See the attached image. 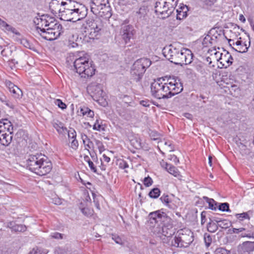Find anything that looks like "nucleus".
I'll return each instance as SVG.
<instances>
[{
    "mask_svg": "<svg viewBox=\"0 0 254 254\" xmlns=\"http://www.w3.org/2000/svg\"><path fill=\"white\" fill-rule=\"evenodd\" d=\"M12 123L7 118L0 120V132L13 133Z\"/></svg>",
    "mask_w": 254,
    "mask_h": 254,
    "instance_id": "aec40b11",
    "label": "nucleus"
},
{
    "mask_svg": "<svg viewBox=\"0 0 254 254\" xmlns=\"http://www.w3.org/2000/svg\"><path fill=\"white\" fill-rule=\"evenodd\" d=\"M46 17L47 16L44 15H42L40 18H37L36 19H35L34 20V22L35 25H37V26H39L41 28L49 26L52 23H53V21H51L50 22H49V20L46 18Z\"/></svg>",
    "mask_w": 254,
    "mask_h": 254,
    "instance_id": "bb28decb",
    "label": "nucleus"
},
{
    "mask_svg": "<svg viewBox=\"0 0 254 254\" xmlns=\"http://www.w3.org/2000/svg\"><path fill=\"white\" fill-rule=\"evenodd\" d=\"M135 33L134 28L131 25L123 26L120 30V35L125 45L130 43L131 39Z\"/></svg>",
    "mask_w": 254,
    "mask_h": 254,
    "instance_id": "0eeeda50",
    "label": "nucleus"
},
{
    "mask_svg": "<svg viewBox=\"0 0 254 254\" xmlns=\"http://www.w3.org/2000/svg\"><path fill=\"white\" fill-rule=\"evenodd\" d=\"M205 64L202 62L196 59L193 62V66L197 72L203 74L205 73Z\"/></svg>",
    "mask_w": 254,
    "mask_h": 254,
    "instance_id": "c85d7f7f",
    "label": "nucleus"
},
{
    "mask_svg": "<svg viewBox=\"0 0 254 254\" xmlns=\"http://www.w3.org/2000/svg\"><path fill=\"white\" fill-rule=\"evenodd\" d=\"M218 228V224H217L215 222H212L211 220L209 219V222L207 224V230L211 233L215 232Z\"/></svg>",
    "mask_w": 254,
    "mask_h": 254,
    "instance_id": "79ce46f5",
    "label": "nucleus"
},
{
    "mask_svg": "<svg viewBox=\"0 0 254 254\" xmlns=\"http://www.w3.org/2000/svg\"><path fill=\"white\" fill-rule=\"evenodd\" d=\"M61 0H52L50 2L49 8L53 14H61V11L63 10L62 5L61 4Z\"/></svg>",
    "mask_w": 254,
    "mask_h": 254,
    "instance_id": "4be33fe9",
    "label": "nucleus"
},
{
    "mask_svg": "<svg viewBox=\"0 0 254 254\" xmlns=\"http://www.w3.org/2000/svg\"><path fill=\"white\" fill-rule=\"evenodd\" d=\"M76 3L75 1L68 0V1H61V4L62 5L63 10H73V9L76 8L78 5H75Z\"/></svg>",
    "mask_w": 254,
    "mask_h": 254,
    "instance_id": "c756f323",
    "label": "nucleus"
},
{
    "mask_svg": "<svg viewBox=\"0 0 254 254\" xmlns=\"http://www.w3.org/2000/svg\"><path fill=\"white\" fill-rule=\"evenodd\" d=\"M176 232V230L173 228V225L172 223L164 224L162 227V234L167 237L168 241L171 240L172 236Z\"/></svg>",
    "mask_w": 254,
    "mask_h": 254,
    "instance_id": "6ab92c4d",
    "label": "nucleus"
},
{
    "mask_svg": "<svg viewBox=\"0 0 254 254\" xmlns=\"http://www.w3.org/2000/svg\"><path fill=\"white\" fill-rule=\"evenodd\" d=\"M43 158H45V155L41 153L29 155L26 160L27 168L31 172L35 173Z\"/></svg>",
    "mask_w": 254,
    "mask_h": 254,
    "instance_id": "39448f33",
    "label": "nucleus"
},
{
    "mask_svg": "<svg viewBox=\"0 0 254 254\" xmlns=\"http://www.w3.org/2000/svg\"><path fill=\"white\" fill-rule=\"evenodd\" d=\"M20 43L25 48L35 51V47L34 45L26 38H22L21 40Z\"/></svg>",
    "mask_w": 254,
    "mask_h": 254,
    "instance_id": "58836bf2",
    "label": "nucleus"
},
{
    "mask_svg": "<svg viewBox=\"0 0 254 254\" xmlns=\"http://www.w3.org/2000/svg\"><path fill=\"white\" fill-rule=\"evenodd\" d=\"M93 161H97L98 157L96 152L93 150L90 151L89 149H87Z\"/></svg>",
    "mask_w": 254,
    "mask_h": 254,
    "instance_id": "774afa93",
    "label": "nucleus"
},
{
    "mask_svg": "<svg viewBox=\"0 0 254 254\" xmlns=\"http://www.w3.org/2000/svg\"><path fill=\"white\" fill-rule=\"evenodd\" d=\"M7 227L15 232H24L26 231L27 227L22 224H17L14 222L11 221L7 223Z\"/></svg>",
    "mask_w": 254,
    "mask_h": 254,
    "instance_id": "a878e982",
    "label": "nucleus"
},
{
    "mask_svg": "<svg viewBox=\"0 0 254 254\" xmlns=\"http://www.w3.org/2000/svg\"><path fill=\"white\" fill-rule=\"evenodd\" d=\"M149 9L147 6L143 5L136 12L135 16L138 22L144 23L146 22Z\"/></svg>",
    "mask_w": 254,
    "mask_h": 254,
    "instance_id": "412c9836",
    "label": "nucleus"
},
{
    "mask_svg": "<svg viewBox=\"0 0 254 254\" xmlns=\"http://www.w3.org/2000/svg\"><path fill=\"white\" fill-rule=\"evenodd\" d=\"M28 254H45V253L42 250L37 248L33 249Z\"/></svg>",
    "mask_w": 254,
    "mask_h": 254,
    "instance_id": "338daca9",
    "label": "nucleus"
},
{
    "mask_svg": "<svg viewBox=\"0 0 254 254\" xmlns=\"http://www.w3.org/2000/svg\"><path fill=\"white\" fill-rule=\"evenodd\" d=\"M215 28L211 29L203 38L202 45L203 48L211 47L217 42V37L215 36Z\"/></svg>",
    "mask_w": 254,
    "mask_h": 254,
    "instance_id": "f8f14e48",
    "label": "nucleus"
},
{
    "mask_svg": "<svg viewBox=\"0 0 254 254\" xmlns=\"http://www.w3.org/2000/svg\"><path fill=\"white\" fill-rule=\"evenodd\" d=\"M235 217L240 221H243L245 219H250V217L248 212H243L242 213H236L235 215Z\"/></svg>",
    "mask_w": 254,
    "mask_h": 254,
    "instance_id": "de8ad7c7",
    "label": "nucleus"
},
{
    "mask_svg": "<svg viewBox=\"0 0 254 254\" xmlns=\"http://www.w3.org/2000/svg\"><path fill=\"white\" fill-rule=\"evenodd\" d=\"M52 169V164L48 158L45 156V158L41 160L39 168L35 174L39 176H44L49 173Z\"/></svg>",
    "mask_w": 254,
    "mask_h": 254,
    "instance_id": "9d476101",
    "label": "nucleus"
},
{
    "mask_svg": "<svg viewBox=\"0 0 254 254\" xmlns=\"http://www.w3.org/2000/svg\"><path fill=\"white\" fill-rule=\"evenodd\" d=\"M52 202L56 205H60L62 203L61 199L56 195L52 198Z\"/></svg>",
    "mask_w": 254,
    "mask_h": 254,
    "instance_id": "69168bd1",
    "label": "nucleus"
},
{
    "mask_svg": "<svg viewBox=\"0 0 254 254\" xmlns=\"http://www.w3.org/2000/svg\"><path fill=\"white\" fill-rule=\"evenodd\" d=\"M181 231H177L175 237L171 239L170 241L167 242V244L169 246L171 247H174L175 248H186L185 244L183 241L181 237L180 236L181 235L180 232Z\"/></svg>",
    "mask_w": 254,
    "mask_h": 254,
    "instance_id": "ddd939ff",
    "label": "nucleus"
},
{
    "mask_svg": "<svg viewBox=\"0 0 254 254\" xmlns=\"http://www.w3.org/2000/svg\"><path fill=\"white\" fill-rule=\"evenodd\" d=\"M28 138L27 132L22 129H19L15 135V139L20 146H24L27 144Z\"/></svg>",
    "mask_w": 254,
    "mask_h": 254,
    "instance_id": "dca6fc26",
    "label": "nucleus"
},
{
    "mask_svg": "<svg viewBox=\"0 0 254 254\" xmlns=\"http://www.w3.org/2000/svg\"><path fill=\"white\" fill-rule=\"evenodd\" d=\"M8 66L11 69H13L16 68V65L18 64V62L15 59H11L7 61Z\"/></svg>",
    "mask_w": 254,
    "mask_h": 254,
    "instance_id": "052dcab7",
    "label": "nucleus"
},
{
    "mask_svg": "<svg viewBox=\"0 0 254 254\" xmlns=\"http://www.w3.org/2000/svg\"><path fill=\"white\" fill-rule=\"evenodd\" d=\"M93 129L95 130H98L99 131H105V127H104L103 125L99 124V120L97 119L96 122L93 126Z\"/></svg>",
    "mask_w": 254,
    "mask_h": 254,
    "instance_id": "09e8293b",
    "label": "nucleus"
},
{
    "mask_svg": "<svg viewBox=\"0 0 254 254\" xmlns=\"http://www.w3.org/2000/svg\"><path fill=\"white\" fill-rule=\"evenodd\" d=\"M68 133L69 138L75 139L76 137V132L74 128L70 127L69 130L66 131Z\"/></svg>",
    "mask_w": 254,
    "mask_h": 254,
    "instance_id": "680f3d73",
    "label": "nucleus"
},
{
    "mask_svg": "<svg viewBox=\"0 0 254 254\" xmlns=\"http://www.w3.org/2000/svg\"><path fill=\"white\" fill-rule=\"evenodd\" d=\"M10 92L12 93V96L15 98H21L22 96V91L17 86L14 87V88L11 89Z\"/></svg>",
    "mask_w": 254,
    "mask_h": 254,
    "instance_id": "c03bdc74",
    "label": "nucleus"
},
{
    "mask_svg": "<svg viewBox=\"0 0 254 254\" xmlns=\"http://www.w3.org/2000/svg\"><path fill=\"white\" fill-rule=\"evenodd\" d=\"M99 13L94 14L96 15H99L100 17H103L104 19H107L110 18L112 14L111 12L112 9L109 4L103 6L102 10L98 9Z\"/></svg>",
    "mask_w": 254,
    "mask_h": 254,
    "instance_id": "b1692460",
    "label": "nucleus"
},
{
    "mask_svg": "<svg viewBox=\"0 0 254 254\" xmlns=\"http://www.w3.org/2000/svg\"><path fill=\"white\" fill-rule=\"evenodd\" d=\"M13 133L0 132V143L4 146H8L11 142Z\"/></svg>",
    "mask_w": 254,
    "mask_h": 254,
    "instance_id": "5701e85b",
    "label": "nucleus"
},
{
    "mask_svg": "<svg viewBox=\"0 0 254 254\" xmlns=\"http://www.w3.org/2000/svg\"><path fill=\"white\" fill-rule=\"evenodd\" d=\"M215 254H231V253L225 248L220 247L216 249Z\"/></svg>",
    "mask_w": 254,
    "mask_h": 254,
    "instance_id": "5fc2aeb1",
    "label": "nucleus"
},
{
    "mask_svg": "<svg viewBox=\"0 0 254 254\" xmlns=\"http://www.w3.org/2000/svg\"><path fill=\"white\" fill-rule=\"evenodd\" d=\"M55 103L59 108L62 110L65 109L67 108L66 105L60 99H56L55 101Z\"/></svg>",
    "mask_w": 254,
    "mask_h": 254,
    "instance_id": "4d7b16f0",
    "label": "nucleus"
},
{
    "mask_svg": "<svg viewBox=\"0 0 254 254\" xmlns=\"http://www.w3.org/2000/svg\"><path fill=\"white\" fill-rule=\"evenodd\" d=\"M250 44H251V40H249L248 46H247V45L246 44V43L244 42L242 46H240L238 48L239 50L235 49L234 47H232V50L235 52H237L238 53H245L248 51V49L250 47Z\"/></svg>",
    "mask_w": 254,
    "mask_h": 254,
    "instance_id": "e433bc0d",
    "label": "nucleus"
},
{
    "mask_svg": "<svg viewBox=\"0 0 254 254\" xmlns=\"http://www.w3.org/2000/svg\"><path fill=\"white\" fill-rule=\"evenodd\" d=\"M220 222L218 223V226L222 229H226L232 225L231 222L227 219H222Z\"/></svg>",
    "mask_w": 254,
    "mask_h": 254,
    "instance_id": "a18cd8bd",
    "label": "nucleus"
},
{
    "mask_svg": "<svg viewBox=\"0 0 254 254\" xmlns=\"http://www.w3.org/2000/svg\"><path fill=\"white\" fill-rule=\"evenodd\" d=\"M175 195L171 193H164L160 198L161 201L169 208H172L171 203L174 200Z\"/></svg>",
    "mask_w": 254,
    "mask_h": 254,
    "instance_id": "393cba45",
    "label": "nucleus"
},
{
    "mask_svg": "<svg viewBox=\"0 0 254 254\" xmlns=\"http://www.w3.org/2000/svg\"><path fill=\"white\" fill-rule=\"evenodd\" d=\"M162 52L164 56L167 59L175 64L180 52L179 49L170 45L169 47L164 48Z\"/></svg>",
    "mask_w": 254,
    "mask_h": 254,
    "instance_id": "6e6552de",
    "label": "nucleus"
},
{
    "mask_svg": "<svg viewBox=\"0 0 254 254\" xmlns=\"http://www.w3.org/2000/svg\"><path fill=\"white\" fill-rule=\"evenodd\" d=\"M50 237L52 239L57 240H61L64 239V234L57 232H52L50 233Z\"/></svg>",
    "mask_w": 254,
    "mask_h": 254,
    "instance_id": "603ef678",
    "label": "nucleus"
},
{
    "mask_svg": "<svg viewBox=\"0 0 254 254\" xmlns=\"http://www.w3.org/2000/svg\"><path fill=\"white\" fill-rule=\"evenodd\" d=\"M76 5L78 6L73 9L69 21L74 22L80 20L85 17L87 14V8L84 5L78 4L77 2H76Z\"/></svg>",
    "mask_w": 254,
    "mask_h": 254,
    "instance_id": "423d86ee",
    "label": "nucleus"
},
{
    "mask_svg": "<svg viewBox=\"0 0 254 254\" xmlns=\"http://www.w3.org/2000/svg\"><path fill=\"white\" fill-rule=\"evenodd\" d=\"M3 28H4L8 31H10L16 35H20V33L18 32L15 28L8 24L7 23H6Z\"/></svg>",
    "mask_w": 254,
    "mask_h": 254,
    "instance_id": "864d4df0",
    "label": "nucleus"
},
{
    "mask_svg": "<svg viewBox=\"0 0 254 254\" xmlns=\"http://www.w3.org/2000/svg\"><path fill=\"white\" fill-rule=\"evenodd\" d=\"M151 61L147 58H140L136 60L131 68L130 74L132 79L135 82H140L146 68L150 66Z\"/></svg>",
    "mask_w": 254,
    "mask_h": 254,
    "instance_id": "7ed1b4c3",
    "label": "nucleus"
},
{
    "mask_svg": "<svg viewBox=\"0 0 254 254\" xmlns=\"http://www.w3.org/2000/svg\"><path fill=\"white\" fill-rule=\"evenodd\" d=\"M66 62L72 63V69L78 73L82 78H88L95 74V66L92 64V62L89 63L88 56L84 52H79L77 55L70 54L66 59Z\"/></svg>",
    "mask_w": 254,
    "mask_h": 254,
    "instance_id": "f257e3e1",
    "label": "nucleus"
},
{
    "mask_svg": "<svg viewBox=\"0 0 254 254\" xmlns=\"http://www.w3.org/2000/svg\"><path fill=\"white\" fill-rule=\"evenodd\" d=\"M94 141L99 149L100 153H102V152L105 150V147L103 144V143L101 141L96 139H94Z\"/></svg>",
    "mask_w": 254,
    "mask_h": 254,
    "instance_id": "6e6d98bb",
    "label": "nucleus"
},
{
    "mask_svg": "<svg viewBox=\"0 0 254 254\" xmlns=\"http://www.w3.org/2000/svg\"><path fill=\"white\" fill-rule=\"evenodd\" d=\"M158 10H155V12L156 14L159 13L162 15L163 19L166 18L170 16L173 12L174 9L170 7L169 4L165 1L163 2V5L161 7H158Z\"/></svg>",
    "mask_w": 254,
    "mask_h": 254,
    "instance_id": "f3484780",
    "label": "nucleus"
},
{
    "mask_svg": "<svg viewBox=\"0 0 254 254\" xmlns=\"http://www.w3.org/2000/svg\"><path fill=\"white\" fill-rule=\"evenodd\" d=\"M173 81L164 83L163 85L151 84L152 96L158 99H168L181 93L183 90V83L178 78H173Z\"/></svg>",
    "mask_w": 254,
    "mask_h": 254,
    "instance_id": "f03ea898",
    "label": "nucleus"
},
{
    "mask_svg": "<svg viewBox=\"0 0 254 254\" xmlns=\"http://www.w3.org/2000/svg\"><path fill=\"white\" fill-rule=\"evenodd\" d=\"M203 198L208 204V208L214 211L217 209L218 202H216L213 198H210L207 196H203Z\"/></svg>",
    "mask_w": 254,
    "mask_h": 254,
    "instance_id": "2f4dec72",
    "label": "nucleus"
},
{
    "mask_svg": "<svg viewBox=\"0 0 254 254\" xmlns=\"http://www.w3.org/2000/svg\"><path fill=\"white\" fill-rule=\"evenodd\" d=\"M230 93L233 96H237L239 94L240 91L239 86L237 84H232L230 87H228Z\"/></svg>",
    "mask_w": 254,
    "mask_h": 254,
    "instance_id": "a19ab883",
    "label": "nucleus"
},
{
    "mask_svg": "<svg viewBox=\"0 0 254 254\" xmlns=\"http://www.w3.org/2000/svg\"><path fill=\"white\" fill-rule=\"evenodd\" d=\"M188 15V12L178 11L176 16L177 19L182 20L186 18Z\"/></svg>",
    "mask_w": 254,
    "mask_h": 254,
    "instance_id": "bf43d9fd",
    "label": "nucleus"
},
{
    "mask_svg": "<svg viewBox=\"0 0 254 254\" xmlns=\"http://www.w3.org/2000/svg\"><path fill=\"white\" fill-rule=\"evenodd\" d=\"M224 51L226 52V54L224 55V58H228L227 59H225V62L228 64V66L231 65L233 63V58L230 54L229 52L226 50H224Z\"/></svg>",
    "mask_w": 254,
    "mask_h": 254,
    "instance_id": "3c124183",
    "label": "nucleus"
},
{
    "mask_svg": "<svg viewBox=\"0 0 254 254\" xmlns=\"http://www.w3.org/2000/svg\"><path fill=\"white\" fill-rule=\"evenodd\" d=\"M195 97V99H194V102L195 106L198 108L204 107V104L208 101V97L202 94L196 95Z\"/></svg>",
    "mask_w": 254,
    "mask_h": 254,
    "instance_id": "cd10ccee",
    "label": "nucleus"
},
{
    "mask_svg": "<svg viewBox=\"0 0 254 254\" xmlns=\"http://www.w3.org/2000/svg\"><path fill=\"white\" fill-rule=\"evenodd\" d=\"M184 50L185 51V52H186L185 54L184 64H189L192 63L193 55L191 52L190 50L189 49H185Z\"/></svg>",
    "mask_w": 254,
    "mask_h": 254,
    "instance_id": "c9c22d12",
    "label": "nucleus"
},
{
    "mask_svg": "<svg viewBox=\"0 0 254 254\" xmlns=\"http://www.w3.org/2000/svg\"><path fill=\"white\" fill-rule=\"evenodd\" d=\"M87 90L93 100L97 102L99 101L100 98L102 99L103 98V91L99 84L89 85Z\"/></svg>",
    "mask_w": 254,
    "mask_h": 254,
    "instance_id": "1a4fd4ad",
    "label": "nucleus"
},
{
    "mask_svg": "<svg viewBox=\"0 0 254 254\" xmlns=\"http://www.w3.org/2000/svg\"><path fill=\"white\" fill-rule=\"evenodd\" d=\"M36 30L39 33L41 32V37L47 40L51 41L55 38V32L53 31L54 29L49 27L47 29L41 28L39 26H36Z\"/></svg>",
    "mask_w": 254,
    "mask_h": 254,
    "instance_id": "4468645a",
    "label": "nucleus"
},
{
    "mask_svg": "<svg viewBox=\"0 0 254 254\" xmlns=\"http://www.w3.org/2000/svg\"><path fill=\"white\" fill-rule=\"evenodd\" d=\"M161 191H149L148 195L152 198H158L160 195Z\"/></svg>",
    "mask_w": 254,
    "mask_h": 254,
    "instance_id": "0e129e2a",
    "label": "nucleus"
},
{
    "mask_svg": "<svg viewBox=\"0 0 254 254\" xmlns=\"http://www.w3.org/2000/svg\"><path fill=\"white\" fill-rule=\"evenodd\" d=\"M92 194L93 202L96 203V202H99V199L102 198V196L101 195H97L96 193H98V191H91Z\"/></svg>",
    "mask_w": 254,
    "mask_h": 254,
    "instance_id": "e2e57ef3",
    "label": "nucleus"
},
{
    "mask_svg": "<svg viewBox=\"0 0 254 254\" xmlns=\"http://www.w3.org/2000/svg\"><path fill=\"white\" fill-rule=\"evenodd\" d=\"M204 241L205 246L208 248L211 244L212 238L211 236L208 233H205L204 235Z\"/></svg>",
    "mask_w": 254,
    "mask_h": 254,
    "instance_id": "8fccbe9b",
    "label": "nucleus"
},
{
    "mask_svg": "<svg viewBox=\"0 0 254 254\" xmlns=\"http://www.w3.org/2000/svg\"><path fill=\"white\" fill-rule=\"evenodd\" d=\"M149 221L151 224L157 223L159 221H164L165 219H171L167 216L166 213L162 211V210H158L150 212L149 214Z\"/></svg>",
    "mask_w": 254,
    "mask_h": 254,
    "instance_id": "9b49d317",
    "label": "nucleus"
},
{
    "mask_svg": "<svg viewBox=\"0 0 254 254\" xmlns=\"http://www.w3.org/2000/svg\"><path fill=\"white\" fill-rule=\"evenodd\" d=\"M166 171L176 177L180 176V173L178 169L172 164L170 165Z\"/></svg>",
    "mask_w": 254,
    "mask_h": 254,
    "instance_id": "ea45409f",
    "label": "nucleus"
},
{
    "mask_svg": "<svg viewBox=\"0 0 254 254\" xmlns=\"http://www.w3.org/2000/svg\"><path fill=\"white\" fill-rule=\"evenodd\" d=\"M178 231H182L180 232L181 238L184 242L187 248L189 247L190 245L193 241V233L189 229H182Z\"/></svg>",
    "mask_w": 254,
    "mask_h": 254,
    "instance_id": "2eb2a0df",
    "label": "nucleus"
},
{
    "mask_svg": "<svg viewBox=\"0 0 254 254\" xmlns=\"http://www.w3.org/2000/svg\"><path fill=\"white\" fill-rule=\"evenodd\" d=\"M87 26L89 28V38L99 39L104 27L103 21L99 17L90 18L86 21Z\"/></svg>",
    "mask_w": 254,
    "mask_h": 254,
    "instance_id": "20e7f679",
    "label": "nucleus"
},
{
    "mask_svg": "<svg viewBox=\"0 0 254 254\" xmlns=\"http://www.w3.org/2000/svg\"><path fill=\"white\" fill-rule=\"evenodd\" d=\"M73 10H62L61 14H59L60 18L61 20L66 21L70 20L71 14Z\"/></svg>",
    "mask_w": 254,
    "mask_h": 254,
    "instance_id": "f704fd0d",
    "label": "nucleus"
},
{
    "mask_svg": "<svg viewBox=\"0 0 254 254\" xmlns=\"http://www.w3.org/2000/svg\"><path fill=\"white\" fill-rule=\"evenodd\" d=\"M187 52H183V50H181L180 52V54H179L178 58L177 59L176 63H175V64L179 65L183 64L184 63V58L185 56L186 53Z\"/></svg>",
    "mask_w": 254,
    "mask_h": 254,
    "instance_id": "49530a36",
    "label": "nucleus"
},
{
    "mask_svg": "<svg viewBox=\"0 0 254 254\" xmlns=\"http://www.w3.org/2000/svg\"><path fill=\"white\" fill-rule=\"evenodd\" d=\"M80 113L83 116H86L87 117L93 118L94 116V112L88 107L86 106H82L79 108Z\"/></svg>",
    "mask_w": 254,
    "mask_h": 254,
    "instance_id": "72a5a7b5",
    "label": "nucleus"
},
{
    "mask_svg": "<svg viewBox=\"0 0 254 254\" xmlns=\"http://www.w3.org/2000/svg\"><path fill=\"white\" fill-rule=\"evenodd\" d=\"M53 127L56 129L59 134H64L67 131L66 127H64V124L57 121V122L53 124Z\"/></svg>",
    "mask_w": 254,
    "mask_h": 254,
    "instance_id": "7c9ffc66",
    "label": "nucleus"
},
{
    "mask_svg": "<svg viewBox=\"0 0 254 254\" xmlns=\"http://www.w3.org/2000/svg\"><path fill=\"white\" fill-rule=\"evenodd\" d=\"M108 0H92L90 6L91 11L93 14L99 13L98 9L102 10V7L109 4Z\"/></svg>",
    "mask_w": 254,
    "mask_h": 254,
    "instance_id": "a211bd4d",
    "label": "nucleus"
},
{
    "mask_svg": "<svg viewBox=\"0 0 254 254\" xmlns=\"http://www.w3.org/2000/svg\"><path fill=\"white\" fill-rule=\"evenodd\" d=\"M153 183L152 179L149 176L145 177L143 180V184L146 187H149L152 185Z\"/></svg>",
    "mask_w": 254,
    "mask_h": 254,
    "instance_id": "13d9d810",
    "label": "nucleus"
},
{
    "mask_svg": "<svg viewBox=\"0 0 254 254\" xmlns=\"http://www.w3.org/2000/svg\"><path fill=\"white\" fill-rule=\"evenodd\" d=\"M82 202L79 203V208L82 213V214L87 217L92 216L93 214L94 211L92 209L87 207H83Z\"/></svg>",
    "mask_w": 254,
    "mask_h": 254,
    "instance_id": "473e14b6",
    "label": "nucleus"
},
{
    "mask_svg": "<svg viewBox=\"0 0 254 254\" xmlns=\"http://www.w3.org/2000/svg\"><path fill=\"white\" fill-rule=\"evenodd\" d=\"M217 209L222 212H230L231 211L230 209V205L228 202H218Z\"/></svg>",
    "mask_w": 254,
    "mask_h": 254,
    "instance_id": "4c0bfd02",
    "label": "nucleus"
},
{
    "mask_svg": "<svg viewBox=\"0 0 254 254\" xmlns=\"http://www.w3.org/2000/svg\"><path fill=\"white\" fill-rule=\"evenodd\" d=\"M84 160L88 164V166L91 171L95 173H97L96 166L94 165L93 162L90 160L89 157L88 155H85L84 156Z\"/></svg>",
    "mask_w": 254,
    "mask_h": 254,
    "instance_id": "37998d69",
    "label": "nucleus"
}]
</instances>
